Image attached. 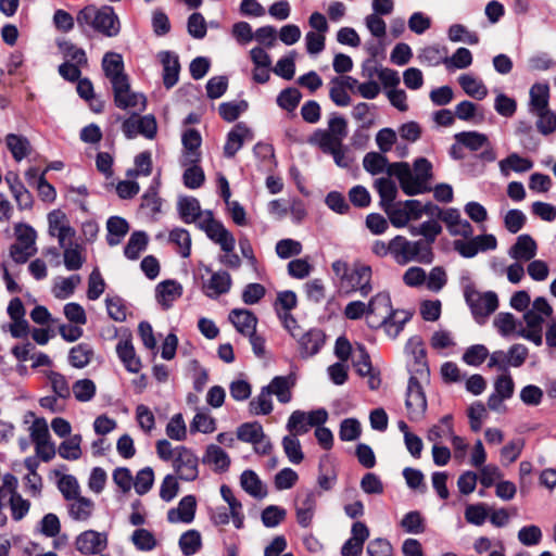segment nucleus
Masks as SVG:
<instances>
[{
    "label": "nucleus",
    "mask_w": 556,
    "mask_h": 556,
    "mask_svg": "<svg viewBox=\"0 0 556 556\" xmlns=\"http://www.w3.org/2000/svg\"><path fill=\"white\" fill-rule=\"evenodd\" d=\"M76 18L80 26L90 25L108 37H115L121 31L119 18L109 5L100 9L88 5L78 12Z\"/></svg>",
    "instance_id": "f257e3e1"
},
{
    "label": "nucleus",
    "mask_w": 556,
    "mask_h": 556,
    "mask_svg": "<svg viewBox=\"0 0 556 556\" xmlns=\"http://www.w3.org/2000/svg\"><path fill=\"white\" fill-rule=\"evenodd\" d=\"M393 260L402 266L412 262L430 264L433 261V253L422 240L412 241L397 235L393 237Z\"/></svg>",
    "instance_id": "f03ea898"
},
{
    "label": "nucleus",
    "mask_w": 556,
    "mask_h": 556,
    "mask_svg": "<svg viewBox=\"0 0 556 556\" xmlns=\"http://www.w3.org/2000/svg\"><path fill=\"white\" fill-rule=\"evenodd\" d=\"M14 236L16 241L10 245V256L15 263L24 264L37 253V232L30 225L17 223Z\"/></svg>",
    "instance_id": "7ed1b4c3"
},
{
    "label": "nucleus",
    "mask_w": 556,
    "mask_h": 556,
    "mask_svg": "<svg viewBox=\"0 0 556 556\" xmlns=\"http://www.w3.org/2000/svg\"><path fill=\"white\" fill-rule=\"evenodd\" d=\"M432 203L422 204L418 200H406L394 203L384 212L390 223L396 228L405 227L410 220H418L424 214L430 216Z\"/></svg>",
    "instance_id": "20e7f679"
},
{
    "label": "nucleus",
    "mask_w": 556,
    "mask_h": 556,
    "mask_svg": "<svg viewBox=\"0 0 556 556\" xmlns=\"http://www.w3.org/2000/svg\"><path fill=\"white\" fill-rule=\"evenodd\" d=\"M464 296L473 317L479 323H482L485 317L494 313L498 306V298L495 292H480L471 285L465 287Z\"/></svg>",
    "instance_id": "39448f33"
},
{
    "label": "nucleus",
    "mask_w": 556,
    "mask_h": 556,
    "mask_svg": "<svg viewBox=\"0 0 556 556\" xmlns=\"http://www.w3.org/2000/svg\"><path fill=\"white\" fill-rule=\"evenodd\" d=\"M388 175L395 176L399 179L403 192L407 195L421 194L429 190V187L415 176L407 163H392L388 167Z\"/></svg>",
    "instance_id": "423d86ee"
},
{
    "label": "nucleus",
    "mask_w": 556,
    "mask_h": 556,
    "mask_svg": "<svg viewBox=\"0 0 556 556\" xmlns=\"http://www.w3.org/2000/svg\"><path fill=\"white\" fill-rule=\"evenodd\" d=\"M172 466L180 480L194 481L199 476V458L187 446L178 445V451L172 462Z\"/></svg>",
    "instance_id": "0eeeda50"
},
{
    "label": "nucleus",
    "mask_w": 556,
    "mask_h": 556,
    "mask_svg": "<svg viewBox=\"0 0 556 556\" xmlns=\"http://www.w3.org/2000/svg\"><path fill=\"white\" fill-rule=\"evenodd\" d=\"M529 354L528 348L523 344H513L507 352L495 351L490 355L488 367L506 370L508 366L520 367Z\"/></svg>",
    "instance_id": "6e6552de"
},
{
    "label": "nucleus",
    "mask_w": 556,
    "mask_h": 556,
    "mask_svg": "<svg viewBox=\"0 0 556 556\" xmlns=\"http://www.w3.org/2000/svg\"><path fill=\"white\" fill-rule=\"evenodd\" d=\"M199 228L202 229L212 241L219 244L223 251H233L236 244L233 236L219 222L213 218L212 212H207L204 215Z\"/></svg>",
    "instance_id": "1a4fd4ad"
},
{
    "label": "nucleus",
    "mask_w": 556,
    "mask_h": 556,
    "mask_svg": "<svg viewBox=\"0 0 556 556\" xmlns=\"http://www.w3.org/2000/svg\"><path fill=\"white\" fill-rule=\"evenodd\" d=\"M405 406L407 416L412 421H419L427 410V399L422 387L415 377L408 381Z\"/></svg>",
    "instance_id": "9d476101"
},
{
    "label": "nucleus",
    "mask_w": 556,
    "mask_h": 556,
    "mask_svg": "<svg viewBox=\"0 0 556 556\" xmlns=\"http://www.w3.org/2000/svg\"><path fill=\"white\" fill-rule=\"evenodd\" d=\"M48 232L51 237L58 239L60 247H65L73 241L76 235L75 229L71 226L66 214L61 210L51 211L48 216Z\"/></svg>",
    "instance_id": "9b49d317"
},
{
    "label": "nucleus",
    "mask_w": 556,
    "mask_h": 556,
    "mask_svg": "<svg viewBox=\"0 0 556 556\" xmlns=\"http://www.w3.org/2000/svg\"><path fill=\"white\" fill-rule=\"evenodd\" d=\"M391 298L388 292H379L367 303V324L370 328H379L392 312Z\"/></svg>",
    "instance_id": "f8f14e48"
},
{
    "label": "nucleus",
    "mask_w": 556,
    "mask_h": 556,
    "mask_svg": "<svg viewBox=\"0 0 556 556\" xmlns=\"http://www.w3.org/2000/svg\"><path fill=\"white\" fill-rule=\"evenodd\" d=\"M370 280L371 267L365 264H354L341 288L346 292L359 291L363 296H367L371 291Z\"/></svg>",
    "instance_id": "ddd939ff"
},
{
    "label": "nucleus",
    "mask_w": 556,
    "mask_h": 556,
    "mask_svg": "<svg viewBox=\"0 0 556 556\" xmlns=\"http://www.w3.org/2000/svg\"><path fill=\"white\" fill-rule=\"evenodd\" d=\"M515 383L510 375L503 374L494 381V392L488 399V407L497 413L505 412L504 401L510 399L514 394Z\"/></svg>",
    "instance_id": "4468645a"
},
{
    "label": "nucleus",
    "mask_w": 556,
    "mask_h": 556,
    "mask_svg": "<svg viewBox=\"0 0 556 556\" xmlns=\"http://www.w3.org/2000/svg\"><path fill=\"white\" fill-rule=\"evenodd\" d=\"M75 546L78 552L85 555L99 554L108 546V533L86 530L76 536Z\"/></svg>",
    "instance_id": "2eb2a0df"
},
{
    "label": "nucleus",
    "mask_w": 556,
    "mask_h": 556,
    "mask_svg": "<svg viewBox=\"0 0 556 556\" xmlns=\"http://www.w3.org/2000/svg\"><path fill=\"white\" fill-rule=\"evenodd\" d=\"M352 363L359 376L368 377V387L371 390H377L381 383V380L378 374L375 372L370 357L366 352L365 348L361 344H357L352 353Z\"/></svg>",
    "instance_id": "dca6fc26"
},
{
    "label": "nucleus",
    "mask_w": 556,
    "mask_h": 556,
    "mask_svg": "<svg viewBox=\"0 0 556 556\" xmlns=\"http://www.w3.org/2000/svg\"><path fill=\"white\" fill-rule=\"evenodd\" d=\"M253 140V131L244 124L238 123L227 135L224 155L233 157L245 142Z\"/></svg>",
    "instance_id": "f3484780"
},
{
    "label": "nucleus",
    "mask_w": 556,
    "mask_h": 556,
    "mask_svg": "<svg viewBox=\"0 0 556 556\" xmlns=\"http://www.w3.org/2000/svg\"><path fill=\"white\" fill-rule=\"evenodd\" d=\"M125 87H113L115 104L121 109H135L142 111L146 109V98L141 93L132 92L128 79L124 80Z\"/></svg>",
    "instance_id": "a211bd4d"
},
{
    "label": "nucleus",
    "mask_w": 556,
    "mask_h": 556,
    "mask_svg": "<svg viewBox=\"0 0 556 556\" xmlns=\"http://www.w3.org/2000/svg\"><path fill=\"white\" fill-rule=\"evenodd\" d=\"M369 536V530L364 522L356 521L351 529V538L341 548L342 556H361L365 541Z\"/></svg>",
    "instance_id": "6ab92c4d"
},
{
    "label": "nucleus",
    "mask_w": 556,
    "mask_h": 556,
    "mask_svg": "<svg viewBox=\"0 0 556 556\" xmlns=\"http://www.w3.org/2000/svg\"><path fill=\"white\" fill-rule=\"evenodd\" d=\"M102 68L105 76L110 79L112 87L117 85L118 88H121L124 86V80L128 79L123 73L124 62L122 55L118 53H105L102 60Z\"/></svg>",
    "instance_id": "aec40b11"
},
{
    "label": "nucleus",
    "mask_w": 556,
    "mask_h": 556,
    "mask_svg": "<svg viewBox=\"0 0 556 556\" xmlns=\"http://www.w3.org/2000/svg\"><path fill=\"white\" fill-rule=\"evenodd\" d=\"M197 509V501L193 495L184 496L177 507L167 511V520L170 523H190L193 521Z\"/></svg>",
    "instance_id": "412c9836"
},
{
    "label": "nucleus",
    "mask_w": 556,
    "mask_h": 556,
    "mask_svg": "<svg viewBox=\"0 0 556 556\" xmlns=\"http://www.w3.org/2000/svg\"><path fill=\"white\" fill-rule=\"evenodd\" d=\"M553 314V308L543 296L536 298L531 308L525 312L523 320L527 327L542 328L544 320Z\"/></svg>",
    "instance_id": "4be33fe9"
},
{
    "label": "nucleus",
    "mask_w": 556,
    "mask_h": 556,
    "mask_svg": "<svg viewBox=\"0 0 556 556\" xmlns=\"http://www.w3.org/2000/svg\"><path fill=\"white\" fill-rule=\"evenodd\" d=\"M316 506V494L312 491H307L298 498L295 504L296 521L301 527L307 528L311 526L315 515Z\"/></svg>",
    "instance_id": "5701e85b"
},
{
    "label": "nucleus",
    "mask_w": 556,
    "mask_h": 556,
    "mask_svg": "<svg viewBox=\"0 0 556 556\" xmlns=\"http://www.w3.org/2000/svg\"><path fill=\"white\" fill-rule=\"evenodd\" d=\"M294 339L298 341L300 354L304 358L318 353L325 341L323 332L317 329H311L305 332L302 331L299 337Z\"/></svg>",
    "instance_id": "b1692460"
},
{
    "label": "nucleus",
    "mask_w": 556,
    "mask_h": 556,
    "mask_svg": "<svg viewBox=\"0 0 556 556\" xmlns=\"http://www.w3.org/2000/svg\"><path fill=\"white\" fill-rule=\"evenodd\" d=\"M536 251L538 245L534 239L529 235H520L510 247L508 255L517 262H528L536 255Z\"/></svg>",
    "instance_id": "393cba45"
},
{
    "label": "nucleus",
    "mask_w": 556,
    "mask_h": 556,
    "mask_svg": "<svg viewBox=\"0 0 556 556\" xmlns=\"http://www.w3.org/2000/svg\"><path fill=\"white\" fill-rule=\"evenodd\" d=\"M229 320L243 336H251L256 330L257 318L256 316L244 308H235L229 313Z\"/></svg>",
    "instance_id": "a878e982"
},
{
    "label": "nucleus",
    "mask_w": 556,
    "mask_h": 556,
    "mask_svg": "<svg viewBox=\"0 0 556 556\" xmlns=\"http://www.w3.org/2000/svg\"><path fill=\"white\" fill-rule=\"evenodd\" d=\"M116 353L129 372L137 374L140 371L142 367L141 359L137 355L130 339L119 340L116 344Z\"/></svg>",
    "instance_id": "bb28decb"
},
{
    "label": "nucleus",
    "mask_w": 556,
    "mask_h": 556,
    "mask_svg": "<svg viewBox=\"0 0 556 556\" xmlns=\"http://www.w3.org/2000/svg\"><path fill=\"white\" fill-rule=\"evenodd\" d=\"M295 384V377L289 376H277L275 377L265 389L270 395H276L280 403H289L292 397L291 389Z\"/></svg>",
    "instance_id": "cd10ccee"
},
{
    "label": "nucleus",
    "mask_w": 556,
    "mask_h": 556,
    "mask_svg": "<svg viewBox=\"0 0 556 556\" xmlns=\"http://www.w3.org/2000/svg\"><path fill=\"white\" fill-rule=\"evenodd\" d=\"M178 210L182 220L187 224L195 223L201 226V220L208 211H202L199 201L192 197H185L178 201Z\"/></svg>",
    "instance_id": "c85d7f7f"
},
{
    "label": "nucleus",
    "mask_w": 556,
    "mask_h": 556,
    "mask_svg": "<svg viewBox=\"0 0 556 556\" xmlns=\"http://www.w3.org/2000/svg\"><path fill=\"white\" fill-rule=\"evenodd\" d=\"M231 277L227 271L213 273L207 282L203 286L204 293L212 299L227 293L231 288Z\"/></svg>",
    "instance_id": "c756f323"
},
{
    "label": "nucleus",
    "mask_w": 556,
    "mask_h": 556,
    "mask_svg": "<svg viewBox=\"0 0 556 556\" xmlns=\"http://www.w3.org/2000/svg\"><path fill=\"white\" fill-rule=\"evenodd\" d=\"M202 462L216 472H224L230 466L228 454L218 445L210 444L203 454Z\"/></svg>",
    "instance_id": "7c9ffc66"
},
{
    "label": "nucleus",
    "mask_w": 556,
    "mask_h": 556,
    "mask_svg": "<svg viewBox=\"0 0 556 556\" xmlns=\"http://www.w3.org/2000/svg\"><path fill=\"white\" fill-rule=\"evenodd\" d=\"M163 65V81L166 88L175 86L179 78L180 64L178 56L172 52L163 51L159 54Z\"/></svg>",
    "instance_id": "2f4dec72"
},
{
    "label": "nucleus",
    "mask_w": 556,
    "mask_h": 556,
    "mask_svg": "<svg viewBox=\"0 0 556 556\" xmlns=\"http://www.w3.org/2000/svg\"><path fill=\"white\" fill-rule=\"evenodd\" d=\"M182 287L175 280H165L160 282L155 289V296L163 308H169L174 301L180 298Z\"/></svg>",
    "instance_id": "473e14b6"
},
{
    "label": "nucleus",
    "mask_w": 556,
    "mask_h": 556,
    "mask_svg": "<svg viewBox=\"0 0 556 556\" xmlns=\"http://www.w3.org/2000/svg\"><path fill=\"white\" fill-rule=\"evenodd\" d=\"M182 144L185 148V152L182 155V164H197L200 161V134L194 129L187 130L182 136Z\"/></svg>",
    "instance_id": "72a5a7b5"
},
{
    "label": "nucleus",
    "mask_w": 556,
    "mask_h": 556,
    "mask_svg": "<svg viewBox=\"0 0 556 556\" xmlns=\"http://www.w3.org/2000/svg\"><path fill=\"white\" fill-rule=\"evenodd\" d=\"M94 503L83 495L68 501V515L75 521H87L93 513Z\"/></svg>",
    "instance_id": "f704fd0d"
},
{
    "label": "nucleus",
    "mask_w": 556,
    "mask_h": 556,
    "mask_svg": "<svg viewBox=\"0 0 556 556\" xmlns=\"http://www.w3.org/2000/svg\"><path fill=\"white\" fill-rule=\"evenodd\" d=\"M454 433L453 417L445 415L428 429L426 437L432 444H440L443 439H451Z\"/></svg>",
    "instance_id": "c9c22d12"
},
{
    "label": "nucleus",
    "mask_w": 556,
    "mask_h": 556,
    "mask_svg": "<svg viewBox=\"0 0 556 556\" xmlns=\"http://www.w3.org/2000/svg\"><path fill=\"white\" fill-rule=\"evenodd\" d=\"M374 187L379 193L381 208L387 212L397 195L396 185L389 177H382L375 180Z\"/></svg>",
    "instance_id": "e433bc0d"
},
{
    "label": "nucleus",
    "mask_w": 556,
    "mask_h": 556,
    "mask_svg": "<svg viewBox=\"0 0 556 556\" xmlns=\"http://www.w3.org/2000/svg\"><path fill=\"white\" fill-rule=\"evenodd\" d=\"M108 236L106 241L109 245L114 247L122 242L123 238L129 230L127 220L119 216H112L106 222Z\"/></svg>",
    "instance_id": "4c0bfd02"
},
{
    "label": "nucleus",
    "mask_w": 556,
    "mask_h": 556,
    "mask_svg": "<svg viewBox=\"0 0 556 556\" xmlns=\"http://www.w3.org/2000/svg\"><path fill=\"white\" fill-rule=\"evenodd\" d=\"M498 166L501 173L507 177L510 172L525 173L530 170L533 167V163L531 160L521 157L517 153H511L506 159L500 161Z\"/></svg>",
    "instance_id": "58836bf2"
},
{
    "label": "nucleus",
    "mask_w": 556,
    "mask_h": 556,
    "mask_svg": "<svg viewBox=\"0 0 556 556\" xmlns=\"http://www.w3.org/2000/svg\"><path fill=\"white\" fill-rule=\"evenodd\" d=\"M5 143L16 162H21L31 152L30 142L24 136L9 134L5 137Z\"/></svg>",
    "instance_id": "ea45409f"
},
{
    "label": "nucleus",
    "mask_w": 556,
    "mask_h": 556,
    "mask_svg": "<svg viewBox=\"0 0 556 556\" xmlns=\"http://www.w3.org/2000/svg\"><path fill=\"white\" fill-rule=\"evenodd\" d=\"M549 88L546 84H534L530 89V112L548 110Z\"/></svg>",
    "instance_id": "a19ab883"
},
{
    "label": "nucleus",
    "mask_w": 556,
    "mask_h": 556,
    "mask_svg": "<svg viewBox=\"0 0 556 556\" xmlns=\"http://www.w3.org/2000/svg\"><path fill=\"white\" fill-rule=\"evenodd\" d=\"M458 83L463 90L471 98L482 100L488 96V89L482 80L477 77L464 74L458 77Z\"/></svg>",
    "instance_id": "79ce46f5"
},
{
    "label": "nucleus",
    "mask_w": 556,
    "mask_h": 556,
    "mask_svg": "<svg viewBox=\"0 0 556 556\" xmlns=\"http://www.w3.org/2000/svg\"><path fill=\"white\" fill-rule=\"evenodd\" d=\"M240 483L242 489L253 497L262 498L267 494L266 488L252 470H245L241 473Z\"/></svg>",
    "instance_id": "37998d69"
},
{
    "label": "nucleus",
    "mask_w": 556,
    "mask_h": 556,
    "mask_svg": "<svg viewBox=\"0 0 556 556\" xmlns=\"http://www.w3.org/2000/svg\"><path fill=\"white\" fill-rule=\"evenodd\" d=\"M311 144L317 146L324 153L329 154L337 148H340L343 142L330 135L327 130L318 129L308 139Z\"/></svg>",
    "instance_id": "c03bdc74"
},
{
    "label": "nucleus",
    "mask_w": 556,
    "mask_h": 556,
    "mask_svg": "<svg viewBox=\"0 0 556 556\" xmlns=\"http://www.w3.org/2000/svg\"><path fill=\"white\" fill-rule=\"evenodd\" d=\"M410 233L413 236H422L421 239L428 247L431 248V244L435 241L437 237L441 233L442 227L435 219H430L424 222L419 226L410 227Z\"/></svg>",
    "instance_id": "a18cd8bd"
},
{
    "label": "nucleus",
    "mask_w": 556,
    "mask_h": 556,
    "mask_svg": "<svg viewBox=\"0 0 556 556\" xmlns=\"http://www.w3.org/2000/svg\"><path fill=\"white\" fill-rule=\"evenodd\" d=\"M148 245V236L143 231H135L131 233L124 254L129 260H137Z\"/></svg>",
    "instance_id": "49530a36"
},
{
    "label": "nucleus",
    "mask_w": 556,
    "mask_h": 556,
    "mask_svg": "<svg viewBox=\"0 0 556 556\" xmlns=\"http://www.w3.org/2000/svg\"><path fill=\"white\" fill-rule=\"evenodd\" d=\"M81 279L78 275H73L67 278H59L54 281L52 292L56 299H67L74 293Z\"/></svg>",
    "instance_id": "de8ad7c7"
},
{
    "label": "nucleus",
    "mask_w": 556,
    "mask_h": 556,
    "mask_svg": "<svg viewBox=\"0 0 556 556\" xmlns=\"http://www.w3.org/2000/svg\"><path fill=\"white\" fill-rule=\"evenodd\" d=\"M81 435L80 434H74L66 440H64L59 448V455L67 460H77L81 456Z\"/></svg>",
    "instance_id": "09e8293b"
},
{
    "label": "nucleus",
    "mask_w": 556,
    "mask_h": 556,
    "mask_svg": "<svg viewBox=\"0 0 556 556\" xmlns=\"http://www.w3.org/2000/svg\"><path fill=\"white\" fill-rule=\"evenodd\" d=\"M60 248L63 249L64 265L68 270H77L83 266L84 257L79 244L71 241L65 247Z\"/></svg>",
    "instance_id": "8fccbe9b"
},
{
    "label": "nucleus",
    "mask_w": 556,
    "mask_h": 556,
    "mask_svg": "<svg viewBox=\"0 0 556 556\" xmlns=\"http://www.w3.org/2000/svg\"><path fill=\"white\" fill-rule=\"evenodd\" d=\"M409 319V315L405 311H392L391 315L382 324L386 333L394 339L402 331L405 323Z\"/></svg>",
    "instance_id": "3c124183"
},
{
    "label": "nucleus",
    "mask_w": 556,
    "mask_h": 556,
    "mask_svg": "<svg viewBox=\"0 0 556 556\" xmlns=\"http://www.w3.org/2000/svg\"><path fill=\"white\" fill-rule=\"evenodd\" d=\"M166 435L174 441H185L187 439V425L184 419L182 414L178 413L173 415L166 427H165Z\"/></svg>",
    "instance_id": "603ef678"
},
{
    "label": "nucleus",
    "mask_w": 556,
    "mask_h": 556,
    "mask_svg": "<svg viewBox=\"0 0 556 556\" xmlns=\"http://www.w3.org/2000/svg\"><path fill=\"white\" fill-rule=\"evenodd\" d=\"M201 546L202 538L197 530H188L179 538V547L185 556L194 555Z\"/></svg>",
    "instance_id": "864d4df0"
},
{
    "label": "nucleus",
    "mask_w": 556,
    "mask_h": 556,
    "mask_svg": "<svg viewBox=\"0 0 556 556\" xmlns=\"http://www.w3.org/2000/svg\"><path fill=\"white\" fill-rule=\"evenodd\" d=\"M418 59L421 63L429 66H437L441 63L445 65L446 49L439 46H428L420 50Z\"/></svg>",
    "instance_id": "5fc2aeb1"
},
{
    "label": "nucleus",
    "mask_w": 556,
    "mask_h": 556,
    "mask_svg": "<svg viewBox=\"0 0 556 556\" xmlns=\"http://www.w3.org/2000/svg\"><path fill=\"white\" fill-rule=\"evenodd\" d=\"M295 59L296 52H289L277 61L276 65L273 67V73L286 80L292 79L295 74Z\"/></svg>",
    "instance_id": "6e6d98bb"
},
{
    "label": "nucleus",
    "mask_w": 556,
    "mask_h": 556,
    "mask_svg": "<svg viewBox=\"0 0 556 556\" xmlns=\"http://www.w3.org/2000/svg\"><path fill=\"white\" fill-rule=\"evenodd\" d=\"M390 165L387 157L377 152L367 153L363 160L365 170L371 175H378L383 172L388 174V167Z\"/></svg>",
    "instance_id": "4d7b16f0"
},
{
    "label": "nucleus",
    "mask_w": 556,
    "mask_h": 556,
    "mask_svg": "<svg viewBox=\"0 0 556 556\" xmlns=\"http://www.w3.org/2000/svg\"><path fill=\"white\" fill-rule=\"evenodd\" d=\"M58 489L66 501L75 498L80 494V485L77 479L72 475H59Z\"/></svg>",
    "instance_id": "13d9d810"
},
{
    "label": "nucleus",
    "mask_w": 556,
    "mask_h": 556,
    "mask_svg": "<svg viewBox=\"0 0 556 556\" xmlns=\"http://www.w3.org/2000/svg\"><path fill=\"white\" fill-rule=\"evenodd\" d=\"M263 427L260 422H245L237 430V437L240 441L253 444L264 435Z\"/></svg>",
    "instance_id": "bf43d9fd"
},
{
    "label": "nucleus",
    "mask_w": 556,
    "mask_h": 556,
    "mask_svg": "<svg viewBox=\"0 0 556 556\" xmlns=\"http://www.w3.org/2000/svg\"><path fill=\"white\" fill-rule=\"evenodd\" d=\"M455 139L458 143L472 151H477L488 143V137L477 131H464L456 134Z\"/></svg>",
    "instance_id": "052dcab7"
},
{
    "label": "nucleus",
    "mask_w": 556,
    "mask_h": 556,
    "mask_svg": "<svg viewBox=\"0 0 556 556\" xmlns=\"http://www.w3.org/2000/svg\"><path fill=\"white\" fill-rule=\"evenodd\" d=\"M169 241L178 247L182 257H188L191 252V237L184 228H175L169 233Z\"/></svg>",
    "instance_id": "680f3d73"
},
{
    "label": "nucleus",
    "mask_w": 556,
    "mask_h": 556,
    "mask_svg": "<svg viewBox=\"0 0 556 556\" xmlns=\"http://www.w3.org/2000/svg\"><path fill=\"white\" fill-rule=\"evenodd\" d=\"M270 394L265 389V387L261 390L260 394L254 397L250 404V413L252 415H267L273 410V402L270 399Z\"/></svg>",
    "instance_id": "e2e57ef3"
},
{
    "label": "nucleus",
    "mask_w": 556,
    "mask_h": 556,
    "mask_svg": "<svg viewBox=\"0 0 556 556\" xmlns=\"http://www.w3.org/2000/svg\"><path fill=\"white\" fill-rule=\"evenodd\" d=\"M283 451L292 464H300L304 459L300 440L296 435H286L282 440Z\"/></svg>",
    "instance_id": "0e129e2a"
},
{
    "label": "nucleus",
    "mask_w": 556,
    "mask_h": 556,
    "mask_svg": "<svg viewBox=\"0 0 556 556\" xmlns=\"http://www.w3.org/2000/svg\"><path fill=\"white\" fill-rule=\"evenodd\" d=\"M472 63V54L467 48H458L452 56L446 55V68H467Z\"/></svg>",
    "instance_id": "69168bd1"
},
{
    "label": "nucleus",
    "mask_w": 556,
    "mask_h": 556,
    "mask_svg": "<svg viewBox=\"0 0 556 556\" xmlns=\"http://www.w3.org/2000/svg\"><path fill=\"white\" fill-rule=\"evenodd\" d=\"M448 39L453 42L464 41L469 45H477L479 42V37L476 33L469 31L462 24H453L450 26Z\"/></svg>",
    "instance_id": "338daca9"
},
{
    "label": "nucleus",
    "mask_w": 556,
    "mask_h": 556,
    "mask_svg": "<svg viewBox=\"0 0 556 556\" xmlns=\"http://www.w3.org/2000/svg\"><path fill=\"white\" fill-rule=\"evenodd\" d=\"M153 482V469L151 467H146L137 472V476L132 481V486L139 495H143L151 490Z\"/></svg>",
    "instance_id": "774afa93"
}]
</instances>
